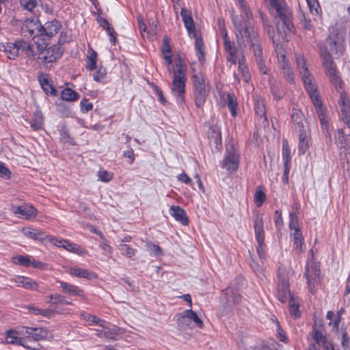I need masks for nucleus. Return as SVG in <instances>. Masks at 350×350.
Listing matches in <instances>:
<instances>
[{
	"instance_id": "f257e3e1",
	"label": "nucleus",
	"mask_w": 350,
	"mask_h": 350,
	"mask_svg": "<svg viewBox=\"0 0 350 350\" xmlns=\"http://www.w3.org/2000/svg\"><path fill=\"white\" fill-rule=\"evenodd\" d=\"M232 21L237 42H242L245 46L248 45L251 52L259 53V49L262 48L261 39L258 30L250 21L241 20L238 15L233 16Z\"/></svg>"
},
{
	"instance_id": "f03ea898",
	"label": "nucleus",
	"mask_w": 350,
	"mask_h": 350,
	"mask_svg": "<svg viewBox=\"0 0 350 350\" xmlns=\"http://www.w3.org/2000/svg\"><path fill=\"white\" fill-rule=\"evenodd\" d=\"M301 76L305 89L310 98L319 120L321 124L322 129L323 130L325 135L327 137H330L331 135L328 132V120L326 117V107H324L321 99L317 86L314 81V77L310 71L306 69L301 71Z\"/></svg>"
},
{
	"instance_id": "7ed1b4c3",
	"label": "nucleus",
	"mask_w": 350,
	"mask_h": 350,
	"mask_svg": "<svg viewBox=\"0 0 350 350\" xmlns=\"http://www.w3.org/2000/svg\"><path fill=\"white\" fill-rule=\"evenodd\" d=\"M271 6L274 8L277 12L281 22H278L276 25L277 30L280 33H283L286 37L288 33L295 31L294 26L292 23V14L287 7L284 0H269Z\"/></svg>"
},
{
	"instance_id": "20e7f679",
	"label": "nucleus",
	"mask_w": 350,
	"mask_h": 350,
	"mask_svg": "<svg viewBox=\"0 0 350 350\" xmlns=\"http://www.w3.org/2000/svg\"><path fill=\"white\" fill-rule=\"evenodd\" d=\"M319 50L320 55L322 58V66L325 73L329 77L331 83L337 85L341 81L337 73L336 65L332 57L331 53L322 44H319Z\"/></svg>"
},
{
	"instance_id": "39448f33",
	"label": "nucleus",
	"mask_w": 350,
	"mask_h": 350,
	"mask_svg": "<svg viewBox=\"0 0 350 350\" xmlns=\"http://www.w3.org/2000/svg\"><path fill=\"white\" fill-rule=\"evenodd\" d=\"M61 28L62 24L57 20L48 21L44 26L42 25L41 42H39V39L35 40L38 51H43L48 45V40L49 38L56 34Z\"/></svg>"
},
{
	"instance_id": "423d86ee",
	"label": "nucleus",
	"mask_w": 350,
	"mask_h": 350,
	"mask_svg": "<svg viewBox=\"0 0 350 350\" xmlns=\"http://www.w3.org/2000/svg\"><path fill=\"white\" fill-rule=\"evenodd\" d=\"M193 84V94L195 105L198 108H202L206 100L207 92L205 88V82L203 75L198 72L192 76Z\"/></svg>"
},
{
	"instance_id": "0eeeda50",
	"label": "nucleus",
	"mask_w": 350,
	"mask_h": 350,
	"mask_svg": "<svg viewBox=\"0 0 350 350\" xmlns=\"http://www.w3.org/2000/svg\"><path fill=\"white\" fill-rule=\"evenodd\" d=\"M345 34L342 32L334 33L333 32L326 38L325 45L321 44L325 46L327 50L336 55V57H340L342 55L345 51Z\"/></svg>"
},
{
	"instance_id": "6e6552de",
	"label": "nucleus",
	"mask_w": 350,
	"mask_h": 350,
	"mask_svg": "<svg viewBox=\"0 0 350 350\" xmlns=\"http://www.w3.org/2000/svg\"><path fill=\"white\" fill-rule=\"evenodd\" d=\"M186 81L187 76L172 74L171 92L180 105L185 103Z\"/></svg>"
},
{
	"instance_id": "1a4fd4ad",
	"label": "nucleus",
	"mask_w": 350,
	"mask_h": 350,
	"mask_svg": "<svg viewBox=\"0 0 350 350\" xmlns=\"http://www.w3.org/2000/svg\"><path fill=\"white\" fill-rule=\"evenodd\" d=\"M241 301V296L239 293L228 287L222 291L221 302L224 306V314H228L232 309L239 304Z\"/></svg>"
},
{
	"instance_id": "9d476101",
	"label": "nucleus",
	"mask_w": 350,
	"mask_h": 350,
	"mask_svg": "<svg viewBox=\"0 0 350 350\" xmlns=\"http://www.w3.org/2000/svg\"><path fill=\"white\" fill-rule=\"evenodd\" d=\"M42 25L40 23L39 20L36 18L27 20L22 27V30L24 33H28L29 36H32L34 43L35 40L37 39H39V42H41L42 33Z\"/></svg>"
},
{
	"instance_id": "9b49d317",
	"label": "nucleus",
	"mask_w": 350,
	"mask_h": 350,
	"mask_svg": "<svg viewBox=\"0 0 350 350\" xmlns=\"http://www.w3.org/2000/svg\"><path fill=\"white\" fill-rule=\"evenodd\" d=\"M278 297L282 303H285L291 297H293L290 293L288 278L284 271H281L280 270L278 273Z\"/></svg>"
},
{
	"instance_id": "f8f14e48",
	"label": "nucleus",
	"mask_w": 350,
	"mask_h": 350,
	"mask_svg": "<svg viewBox=\"0 0 350 350\" xmlns=\"http://www.w3.org/2000/svg\"><path fill=\"white\" fill-rule=\"evenodd\" d=\"M320 269L316 266L310 267L307 265L306 267L304 275L306 278L308 288L312 293H314L316 291L315 286L320 281Z\"/></svg>"
},
{
	"instance_id": "ddd939ff",
	"label": "nucleus",
	"mask_w": 350,
	"mask_h": 350,
	"mask_svg": "<svg viewBox=\"0 0 350 350\" xmlns=\"http://www.w3.org/2000/svg\"><path fill=\"white\" fill-rule=\"evenodd\" d=\"M239 47H236L234 44L230 40H226L224 42V46L226 53V60L231 64H236L237 60L240 58V51H243L241 49V44L240 42H237Z\"/></svg>"
},
{
	"instance_id": "4468645a",
	"label": "nucleus",
	"mask_w": 350,
	"mask_h": 350,
	"mask_svg": "<svg viewBox=\"0 0 350 350\" xmlns=\"http://www.w3.org/2000/svg\"><path fill=\"white\" fill-rule=\"evenodd\" d=\"M239 155L233 147L227 148V154L221 164V167L228 171H235L239 166Z\"/></svg>"
},
{
	"instance_id": "2eb2a0df",
	"label": "nucleus",
	"mask_w": 350,
	"mask_h": 350,
	"mask_svg": "<svg viewBox=\"0 0 350 350\" xmlns=\"http://www.w3.org/2000/svg\"><path fill=\"white\" fill-rule=\"evenodd\" d=\"M338 105L345 124L350 125V101L345 94H340Z\"/></svg>"
},
{
	"instance_id": "dca6fc26",
	"label": "nucleus",
	"mask_w": 350,
	"mask_h": 350,
	"mask_svg": "<svg viewBox=\"0 0 350 350\" xmlns=\"http://www.w3.org/2000/svg\"><path fill=\"white\" fill-rule=\"evenodd\" d=\"M25 332L24 334H26L27 340L26 341H39L42 340L46 337L47 332L42 327H24Z\"/></svg>"
},
{
	"instance_id": "f3484780",
	"label": "nucleus",
	"mask_w": 350,
	"mask_h": 350,
	"mask_svg": "<svg viewBox=\"0 0 350 350\" xmlns=\"http://www.w3.org/2000/svg\"><path fill=\"white\" fill-rule=\"evenodd\" d=\"M180 16L189 36H196V29L191 12L186 8H181Z\"/></svg>"
},
{
	"instance_id": "a211bd4d",
	"label": "nucleus",
	"mask_w": 350,
	"mask_h": 350,
	"mask_svg": "<svg viewBox=\"0 0 350 350\" xmlns=\"http://www.w3.org/2000/svg\"><path fill=\"white\" fill-rule=\"evenodd\" d=\"M63 51L59 44L53 45L46 49V55L42 57L45 63L55 62L62 55Z\"/></svg>"
},
{
	"instance_id": "6ab92c4d",
	"label": "nucleus",
	"mask_w": 350,
	"mask_h": 350,
	"mask_svg": "<svg viewBox=\"0 0 350 350\" xmlns=\"http://www.w3.org/2000/svg\"><path fill=\"white\" fill-rule=\"evenodd\" d=\"M14 213L19 215L21 217L30 219L36 217L37 211L33 206L25 204L16 207Z\"/></svg>"
},
{
	"instance_id": "aec40b11",
	"label": "nucleus",
	"mask_w": 350,
	"mask_h": 350,
	"mask_svg": "<svg viewBox=\"0 0 350 350\" xmlns=\"http://www.w3.org/2000/svg\"><path fill=\"white\" fill-rule=\"evenodd\" d=\"M170 215L174 219L180 222L183 225L188 224V218L186 216L185 210L178 206H172L170 208Z\"/></svg>"
},
{
	"instance_id": "412c9836",
	"label": "nucleus",
	"mask_w": 350,
	"mask_h": 350,
	"mask_svg": "<svg viewBox=\"0 0 350 350\" xmlns=\"http://www.w3.org/2000/svg\"><path fill=\"white\" fill-rule=\"evenodd\" d=\"M338 140L342 147L350 149V125L338 131Z\"/></svg>"
},
{
	"instance_id": "4be33fe9",
	"label": "nucleus",
	"mask_w": 350,
	"mask_h": 350,
	"mask_svg": "<svg viewBox=\"0 0 350 350\" xmlns=\"http://www.w3.org/2000/svg\"><path fill=\"white\" fill-rule=\"evenodd\" d=\"M241 57L238 59L237 62L239 63V71L241 73L243 80L247 83L251 77L249 73V69L246 63V58L243 51H240Z\"/></svg>"
},
{
	"instance_id": "5701e85b",
	"label": "nucleus",
	"mask_w": 350,
	"mask_h": 350,
	"mask_svg": "<svg viewBox=\"0 0 350 350\" xmlns=\"http://www.w3.org/2000/svg\"><path fill=\"white\" fill-rule=\"evenodd\" d=\"M14 283L18 286H23L27 289L36 290L38 284L31 278L23 276H18L14 280Z\"/></svg>"
},
{
	"instance_id": "b1692460",
	"label": "nucleus",
	"mask_w": 350,
	"mask_h": 350,
	"mask_svg": "<svg viewBox=\"0 0 350 350\" xmlns=\"http://www.w3.org/2000/svg\"><path fill=\"white\" fill-rule=\"evenodd\" d=\"M254 226L257 242H262V239H265L263 219L262 217H260L258 213L255 214Z\"/></svg>"
},
{
	"instance_id": "393cba45",
	"label": "nucleus",
	"mask_w": 350,
	"mask_h": 350,
	"mask_svg": "<svg viewBox=\"0 0 350 350\" xmlns=\"http://www.w3.org/2000/svg\"><path fill=\"white\" fill-rule=\"evenodd\" d=\"M6 341L9 344H18L29 349L31 348L26 345L27 341L24 338L18 336V332L14 330L10 329L7 332Z\"/></svg>"
},
{
	"instance_id": "a878e982",
	"label": "nucleus",
	"mask_w": 350,
	"mask_h": 350,
	"mask_svg": "<svg viewBox=\"0 0 350 350\" xmlns=\"http://www.w3.org/2000/svg\"><path fill=\"white\" fill-rule=\"evenodd\" d=\"M18 44L20 49L24 51L28 57H33L42 52L38 51L37 45L34 42L29 44L24 40H18Z\"/></svg>"
},
{
	"instance_id": "bb28decb",
	"label": "nucleus",
	"mask_w": 350,
	"mask_h": 350,
	"mask_svg": "<svg viewBox=\"0 0 350 350\" xmlns=\"http://www.w3.org/2000/svg\"><path fill=\"white\" fill-rule=\"evenodd\" d=\"M18 40L14 43H7L3 45V51L6 53L8 57L10 59H14L18 55L20 47L18 46Z\"/></svg>"
},
{
	"instance_id": "cd10ccee",
	"label": "nucleus",
	"mask_w": 350,
	"mask_h": 350,
	"mask_svg": "<svg viewBox=\"0 0 350 350\" xmlns=\"http://www.w3.org/2000/svg\"><path fill=\"white\" fill-rule=\"evenodd\" d=\"M281 68L283 70L284 75L286 79L291 83H295L294 73L291 68L288 66L284 55H282L280 60Z\"/></svg>"
},
{
	"instance_id": "c85d7f7f",
	"label": "nucleus",
	"mask_w": 350,
	"mask_h": 350,
	"mask_svg": "<svg viewBox=\"0 0 350 350\" xmlns=\"http://www.w3.org/2000/svg\"><path fill=\"white\" fill-rule=\"evenodd\" d=\"M310 144V133L306 132L304 134L299 135L298 150L299 154H304L309 148Z\"/></svg>"
},
{
	"instance_id": "c756f323",
	"label": "nucleus",
	"mask_w": 350,
	"mask_h": 350,
	"mask_svg": "<svg viewBox=\"0 0 350 350\" xmlns=\"http://www.w3.org/2000/svg\"><path fill=\"white\" fill-rule=\"evenodd\" d=\"M188 317L189 315L186 313V310L175 316L177 325L180 330H186L189 327L191 321Z\"/></svg>"
},
{
	"instance_id": "7c9ffc66",
	"label": "nucleus",
	"mask_w": 350,
	"mask_h": 350,
	"mask_svg": "<svg viewBox=\"0 0 350 350\" xmlns=\"http://www.w3.org/2000/svg\"><path fill=\"white\" fill-rule=\"evenodd\" d=\"M161 50L164 59L166 60L168 64L170 65L172 62V58L171 46L170 45V40L167 36H164L163 38V44Z\"/></svg>"
},
{
	"instance_id": "2f4dec72",
	"label": "nucleus",
	"mask_w": 350,
	"mask_h": 350,
	"mask_svg": "<svg viewBox=\"0 0 350 350\" xmlns=\"http://www.w3.org/2000/svg\"><path fill=\"white\" fill-rule=\"evenodd\" d=\"M59 284L60 287L62 288L64 292L73 295H77L82 297H84L83 294L82 293L83 291L77 286L72 285L62 281L59 282Z\"/></svg>"
},
{
	"instance_id": "473e14b6",
	"label": "nucleus",
	"mask_w": 350,
	"mask_h": 350,
	"mask_svg": "<svg viewBox=\"0 0 350 350\" xmlns=\"http://www.w3.org/2000/svg\"><path fill=\"white\" fill-rule=\"evenodd\" d=\"M70 274L78 277V278H88V279H92V278H96V275L94 273H90L88 271V270L82 268H72L70 269Z\"/></svg>"
},
{
	"instance_id": "72a5a7b5",
	"label": "nucleus",
	"mask_w": 350,
	"mask_h": 350,
	"mask_svg": "<svg viewBox=\"0 0 350 350\" xmlns=\"http://www.w3.org/2000/svg\"><path fill=\"white\" fill-rule=\"evenodd\" d=\"M237 1L241 12L244 14V16H239L241 20L250 21L253 18V15L250 9L247 7V3L245 0H237Z\"/></svg>"
},
{
	"instance_id": "f704fd0d",
	"label": "nucleus",
	"mask_w": 350,
	"mask_h": 350,
	"mask_svg": "<svg viewBox=\"0 0 350 350\" xmlns=\"http://www.w3.org/2000/svg\"><path fill=\"white\" fill-rule=\"evenodd\" d=\"M311 336L314 340L315 344H317L319 346H322L323 347H325L327 343L330 342L327 340L323 333L317 329H313Z\"/></svg>"
},
{
	"instance_id": "c9c22d12",
	"label": "nucleus",
	"mask_w": 350,
	"mask_h": 350,
	"mask_svg": "<svg viewBox=\"0 0 350 350\" xmlns=\"http://www.w3.org/2000/svg\"><path fill=\"white\" fill-rule=\"evenodd\" d=\"M187 66L185 63L184 60L180 57H178L174 66L172 67L173 70L172 74H176L179 75L187 76Z\"/></svg>"
},
{
	"instance_id": "e433bc0d",
	"label": "nucleus",
	"mask_w": 350,
	"mask_h": 350,
	"mask_svg": "<svg viewBox=\"0 0 350 350\" xmlns=\"http://www.w3.org/2000/svg\"><path fill=\"white\" fill-rule=\"evenodd\" d=\"M100 25L102 26L104 29H106L107 32L108 33V35L109 36V40L113 44H115L116 40V33L114 31L113 28L111 27V25L109 23L107 19L105 18H100Z\"/></svg>"
},
{
	"instance_id": "4c0bfd02",
	"label": "nucleus",
	"mask_w": 350,
	"mask_h": 350,
	"mask_svg": "<svg viewBox=\"0 0 350 350\" xmlns=\"http://www.w3.org/2000/svg\"><path fill=\"white\" fill-rule=\"evenodd\" d=\"M288 306L291 316L295 319L299 318L301 315V312L299 310V302L294 297H291L288 301Z\"/></svg>"
},
{
	"instance_id": "58836bf2",
	"label": "nucleus",
	"mask_w": 350,
	"mask_h": 350,
	"mask_svg": "<svg viewBox=\"0 0 350 350\" xmlns=\"http://www.w3.org/2000/svg\"><path fill=\"white\" fill-rule=\"evenodd\" d=\"M291 236L293 237L294 244L296 245L295 250L297 252H302L304 237L301 230H294L293 232L291 233Z\"/></svg>"
},
{
	"instance_id": "ea45409f",
	"label": "nucleus",
	"mask_w": 350,
	"mask_h": 350,
	"mask_svg": "<svg viewBox=\"0 0 350 350\" xmlns=\"http://www.w3.org/2000/svg\"><path fill=\"white\" fill-rule=\"evenodd\" d=\"M254 55V57H255L257 66L258 67L259 70L261 73L265 75L267 73V68L265 66V61L263 59V55H262V49H259V53H252Z\"/></svg>"
},
{
	"instance_id": "a19ab883",
	"label": "nucleus",
	"mask_w": 350,
	"mask_h": 350,
	"mask_svg": "<svg viewBox=\"0 0 350 350\" xmlns=\"http://www.w3.org/2000/svg\"><path fill=\"white\" fill-rule=\"evenodd\" d=\"M43 124V116L40 111H36L30 121V126L33 130H39Z\"/></svg>"
},
{
	"instance_id": "79ce46f5",
	"label": "nucleus",
	"mask_w": 350,
	"mask_h": 350,
	"mask_svg": "<svg viewBox=\"0 0 350 350\" xmlns=\"http://www.w3.org/2000/svg\"><path fill=\"white\" fill-rule=\"evenodd\" d=\"M195 38V49L199 61L203 64L205 62V55L203 51V41L201 38L197 37V36Z\"/></svg>"
},
{
	"instance_id": "37998d69",
	"label": "nucleus",
	"mask_w": 350,
	"mask_h": 350,
	"mask_svg": "<svg viewBox=\"0 0 350 350\" xmlns=\"http://www.w3.org/2000/svg\"><path fill=\"white\" fill-rule=\"evenodd\" d=\"M57 246L63 247L67 250L68 251L75 254H82L84 253V251L79 245L75 243H70L68 241H64L63 245L57 244Z\"/></svg>"
},
{
	"instance_id": "c03bdc74",
	"label": "nucleus",
	"mask_w": 350,
	"mask_h": 350,
	"mask_svg": "<svg viewBox=\"0 0 350 350\" xmlns=\"http://www.w3.org/2000/svg\"><path fill=\"white\" fill-rule=\"evenodd\" d=\"M61 97L62 100L66 101L77 100L79 96L77 92L70 88H66L62 91Z\"/></svg>"
},
{
	"instance_id": "a18cd8bd",
	"label": "nucleus",
	"mask_w": 350,
	"mask_h": 350,
	"mask_svg": "<svg viewBox=\"0 0 350 350\" xmlns=\"http://www.w3.org/2000/svg\"><path fill=\"white\" fill-rule=\"evenodd\" d=\"M226 102L231 115L234 117L237 115L236 109L238 105L235 95L234 94H228Z\"/></svg>"
},
{
	"instance_id": "49530a36",
	"label": "nucleus",
	"mask_w": 350,
	"mask_h": 350,
	"mask_svg": "<svg viewBox=\"0 0 350 350\" xmlns=\"http://www.w3.org/2000/svg\"><path fill=\"white\" fill-rule=\"evenodd\" d=\"M282 159L284 161V167L286 168V174L290 172L291 150L287 146L283 144Z\"/></svg>"
},
{
	"instance_id": "de8ad7c7",
	"label": "nucleus",
	"mask_w": 350,
	"mask_h": 350,
	"mask_svg": "<svg viewBox=\"0 0 350 350\" xmlns=\"http://www.w3.org/2000/svg\"><path fill=\"white\" fill-rule=\"evenodd\" d=\"M96 59L97 53L95 51H92L86 58V69L93 70L96 68Z\"/></svg>"
},
{
	"instance_id": "09e8293b",
	"label": "nucleus",
	"mask_w": 350,
	"mask_h": 350,
	"mask_svg": "<svg viewBox=\"0 0 350 350\" xmlns=\"http://www.w3.org/2000/svg\"><path fill=\"white\" fill-rule=\"evenodd\" d=\"M40 83L42 89L46 93H50L53 96L56 95L57 91L53 87L52 84L51 83L48 78L44 77L43 79L40 80Z\"/></svg>"
},
{
	"instance_id": "8fccbe9b",
	"label": "nucleus",
	"mask_w": 350,
	"mask_h": 350,
	"mask_svg": "<svg viewBox=\"0 0 350 350\" xmlns=\"http://www.w3.org/2000/svg\"><path fill=\"white\" fill-rule=\"evenodd\" d=\"M118 250L121 252L122 255L128 258H131L135 255L136 250L131 247L126 243H120L118 246Z\"/></svg>"
},
{
	"instance_id": "3c124183",
	"label": "nucleus",
	"mask_w": 350,
	"mask_h": 350,
	"mask_svg": "<svg viewBox=\"0 0 350 350\" xmlns=\"http://www.w3.org/2000/svg\"><path fill=\"white\" fill-rule=\"evenodd\" d=\"M12 261L16 265L24 267H29L31 265V260L28 256L18 255L12 258Z\"/></svg>"
},
{
	"instance_id": "603ef678",
	"label": "nucleus",
	"mask_w": 350,
	"mask_h": 350,
	"mask_svg": "<svg viewBox=\"0 0 350 350\" xmlns=\"http://www.w3.org/2000/svg\"><path fill=\"white\" fill-rule=\"evenodd\" d=\"M21 6L28 11H32L38 6L40 0H19Z\"/></svg>"
},
{
	"instance_id": "864d4df0",
	"label": "nucleus",
	"mask_w": 350,
	"mask_h": 350,
	"mask_svg": "<svg viewBox=\"0 0 350 350\" xmlns=\"http://www.w3.org/2000/svg\"><path fill=\"white\" fill-rule=\"evenodd\" d=\"M186 313L189 315V319L190 321H193L196 326L200 328H202L204 325L202 321L199 318L196 312L193 311L192 310H186Z\"/></svg>"
},
{
	"instance_id": "5fc2aeb1",
	"label": "nucleus",
	"mask_w": 350,
	"mask_h": 350,
	"mask_svg": "<svg viewBox=\"0 0 350 350\" xmlns=\"http://www.w3.org/2000/svg\"><path fill=\"white\" fill-rule=\"evenodd\" d=\"M84 319L88 322L90 324H96L99 325L101 327H104L105 321L94 315H92L90 314H83Z\"/></svg>"
},
{
	"instance_id": "6e6d98bb",
	"label": "nucleus",
	"mask_w": 350,
	"mask_h": 350,
	"mask_svg": "<svg viewBox=\"0 0 350 350\" xmlns=\"http://www.w3.org/2000/svg\"><path fill=\"white\" fill-rule=\"evenodd\" d=\"M291 119L294 124L301 122L306 120L303 113L296 108L292 109Z\"/></svg>"
},
{
	"instance_id": "4d7b16f0",
	"label": "nucleus",
	"mask_w": 350,
	"mask_h": 350,
	"mask_svg": "<svg viewBox=\"0 0 350 350\" xmlns=\"http://www.w3.org/2000/svg\"><path fill=\"white\" fill-rule=\"evenodd\" d=\"M255 111L257 116H258L260 118H264L265 121H267L265 107L262 103L259 101L256 103Z\"/></svg>"
},
{
	"instance_id": "13d9d810",
	"label": "nucleus",
	"mask_w": 350,
	"mask_h": 350,
	"mask_svg": "<svg viewBox=\"0 0 350 350\" xmlns=\"http://www.w3.org/2000/svg\"><path fill=\"white\" fill-rule=\"evenodd\" d=\"M295 131L298 133V135L300 134H304V132L310 133L306 120L301 122L295 124Z\"/></svg>"
},
{
	"instance_id": "bf43d9fd",
	"label": "nucleus",
	"mask_w": 350,
	"mask_h": 350,
	"mask_svg": "<svg viewBox=\"0 0 350 350\" xmlns=\"http://www.w3.org/2000/svg\"><path fill=\"white\" fill-rule=\"evenodd\" d=\"M289 228L291 231L300 230L297 216L294 213H290Z\"/></svg>"
},
{
	"instance_id": "052dcab7",
	"label": "nucleus",
	"mask_w": 350,
	"mask_h": 350,
	"mask_svg": "<svg viewBox=\"0 0 350 350\" xmlns=\"http://www.w3.org/2000/svg\"><path fill=\"white\" fill-rule=\"evenodd\" d=\"M106 70L104 68L100 67L93 74V79L97 82H101L106 76Z\"/></svg>"
},
{
	"instance_id": "680f3d73",
	"label": "nucleus",
	"mask_w": 350,
	"mask_h": 350,
	"mask_svg": "<svg viewBox=\"0 0 350 350\" xmlns=\"http://www.w3.org/2000/svg\"><path fill=\"white\" fill-rule=\"evenodd\" d=\"M266 199L265 193L262 191H257L254 194V201L256 205L258 207H260L263 204L264 201Z\"/></svg>"
},
{
	"instance_id": "e2e57ef3",
	"label": "nucleus",
	"mask_w": 350,
	"mask_h": 350,
	"mask_svg": "<svg viewBox=\"0 0 350 350\" xmlns=\"http://www.w3.org/2000/svg\"><path fill=\"white\" fill-rule=\"evenodd\" d=\"M105 329V338L108 340H116V336L118 335V329L116 328L107 329L103 327Z\"/></svg>"
},
{
	"instance_id": "0e129e2a",
	"label": "nucleus",
	"mask_w": 350,
	"mask_h": 350,
	"mask_svg": "<svg viewBox=\"0 0 350 350\" xmlns=\"http://www.w3.org/2000/svg\"><path fill=\"white\" fill-rule=\"evenodd\" d=\"M25 234L33 239H42V235L43 233L41 231L37 230H27L25 232Z\"/></svg>"
},
{
	"instance_id": "69168bd1",
	"label": "nucleus",
	"mask_w": 350,
	"mask_h": 350,
	"mask_svg": "<svg viewBox=\"0 0 350 350\" xmlns=\"http://www.w3.org/2000/svg\"><path fill=\"white\" fill-rule=\"evenodd\" d=\"M48 297L49 299L48 302L53 304H64L65 300L64 297L59 294L50 295Z\"/></svg>"
},
{
	"instance_id": "338daca9",
	"label": "nucleus",
	"mask_w": 350,
	"mask_h": 350,
	"mask_svg": "<svg viewBox=\"0 0 350 350\" xmlns=\"http://www.w3.org/2000/svg\"><path fill=\"white\" fill-rule=\"evenodd\" d=\"M296 62L300 75L301 74V71L303 70H308L306 65L304 58L301 55H298L296 56Z\"/></svg>"
},
{
	"instance_id": "774afa93",
	"label": "nucleus",
	"mask_w": 350,
	"mask_h": 350,
	"mask_svg": "<svg viewBox=\"0 0 350 350\" xmlns=\"http://www.w3.org/2000/svg\"><path fill=\"white\" fill-rule=\"evenodd\" d=\"M301 25L306 30H311L312 29V25L310 19L308 18L304 14H302L301 18Z\"/></svg>"
}]
</instances>
